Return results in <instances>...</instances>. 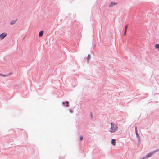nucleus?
<instances>
[{"mask_svg": "<svg viewBox=\"0 0 159 159\" xmlns=\"http://www.w3.org/2000/svg\"><path fill=\"white\" fill-rule=\"evenodd\" d=\"M111 127L110 132L111 133H114L118 129L117 125L114 123L111 122Z\"/></svg>", "mask_w": 159, "mask_h": 159, "instance_id": "nucleus-1", "label": "nucleus"}, {"mask_svg": "<svg viewBox=\"0 0 159 159\" xmlns=\"http://www.w3.org/2000/svg\"><path fill=\"white\" fill-rule=\"evenodd\" d=\"M7 34L5 33H2L0 35V38L1 39H3L4 37L7 36Z\"/></svg>", "mask_w": 159, "mask_h": 159, "instance_id": "nucleus-2", "label": "nucleus"}, {"mask_svg": "<svg viewBox=\"0 0 159 159\" xmlns=\"http://www.w3.org/2000/svg\"><path fill=\"white\" fill-rule=\"evenodd\" d=\"M111 143L113 146H115L116 145V140L114 139H112L111 141Z\"/></svg>", "mask_w": 159, "mask_h": 159, "instance_id": "nucleus-3", "label": "nucleus"}, {"mask_svg": "<svg viewBox=\"0 0 159 159\" xmlns=\"http://www.w3.org/2000/svg\"><path fill=\"white\" fill-rule=\"evenodd\" d=\"M117 4V3H115L113 2H111L109 6V7H111L113 6V5H116Z\"/></svg>", "mask_w": 159, "mask_h": 159, "instance_id": "nucleus-4", "label": "nucleus"}, {"mask_svg": "<svg viewBox=\"0 0 159 159\" xmlns=\"http://www.w3.org/2000/svg\"><path fill=\"white\" fill-rule=\"evenodd\" d=\"M43 33V31H40L39 33V37H42Z\"/></svg>", "mask_w": 159, "mask_h": 159, "instance_id": "nucleus-5", "label": "nucleus"}, {"mask_svg": "<svg viewBox=\"0 0 159 159\" xmlns=\"http://www.w3.org/2000/svg\"><path fill=\"white\" fill-rule=\"evenodd\" d=\"M16 20H13L11 22L10 24L11 25H13V24H14L16 23Z\"/></svg>", "mask_w": 159, "mask_h": 159, "instance_id": "nucleus-6", "label": "nucleus"}, {"mask_svg": "<svg viewBox=\"0 0 159 159\" xmlns=\"http://www.w3.org/2000/svg\"><path fill=\"white\" fill-rule=\"evenodd\" d=\"M152 153H151L148 154L146 155V158H148L149 157H150L152 155Z\"/></svg>", "mask_w": 159, "mask_h": 159, "instance_id": "nucleus-7", "label": "nucleus"}, {"mask_svg": "<svg viewBox=\"0 0 159 159\" xmlns=\"http://www.w3.org/2000/svg\"><path fill=\"white\" fill-rule=\"evenodd\" d=\"M87 62H89V61L90 58V56L89 55H88L87 57Z\"/></svg>", "mask_w": 159, "mask_h": 159, "instance_id": "nucleus-8", "label": "nucleus"}, {"mask_svg": "<svg viewBox=\"0 0 159 159\" xmlns=\"http://www.w3.org/2000/svg\"><path fill=\"white\" fill-rule=\"evenodd\" d=\"M128 25L127 24L125 26V31H127V29L128 27Z\"/></svg>", "mask_w": 159, "mask_h": 159, "instance_id": "nucleus-9", "label": "nucleus"}, {"mask_svg": "<svg viewBox=\"0 0 159 159\" xmlns=\"http://www.w3.org/2000/svg\"><path fill=\"white\" fill-rule=\"evenodd\" d=\"M65 103H66V107H68V106H69V105H68L69 102H68V101H66V102H65Z\"/></svg>", "mask_w": 159, "mask_h": 159, "instance_id": "nucleus-10", "label": "nucleus"}, {"mask_svg": "<svg viewBox=\"0 0 159 159\" xmlns=\"http://www.w3.org/2000/svg\"><path fill=\"white\" fill-rule=\"evenodd\" d=\"M0 76H6L5 75H2V74H0Z\"/></svg>", "mask_w": 159, "mask_h": 159, "instance_id": "nucleus-11", "label": "nucleus"}, {"mask_svg": "<svg viewBox=\"0 0 159 159\" xmlns=\"http://www.w3.org/2000/svg\"><path fill=\"white\" fill-rule=\"evenodd\" d=\"M83 139V137L82 136H80V139L81 140H82Z\"/></svg>", "mask_w": 159, "mask_h": 159, "instance_id": "nucleus-12", "label": "nucleus"}, {"mask_svg": "<svg viewBox=\"0 0 159 159\" xmlns=\"http://www.w3.org/2000/svg\"><path fill=\"white\" fill-rule=\"evenodd\" d=\"M69 111H70V113H72V112H73V111H72L71 109H69Z\"/></svg>", "mask_w": 159, "mask_h": 159, "instance_id": "nucleus-13", "label": "nucleus"}, {"mask_svg": "<svg viewBox=\"0 0 159 159\" xmlns=\"http://www.w3.org/2000/svg\"><path fill=\"white\" fill-rule=\"evenodd\" d=\"M126 31H125V30L124 33V35H126Z\"/></svg>", "mask_w": 159, "mask_h": 159, "instance_id": "nucleus-14", "label": "nucleus"}, {"mask_svg": "<svg viewBox=\"0 0 159 159\" xmlns=\"http://www.w3.org/2000/svg\"><path fill=\"white\" fill-rule=\"evenodd\" d=\"M135 132H136V131H137V127H136H136H135Z\"/></svg>", "mask_w": 159, "mask_h": 159, "instance_id": "nucleus-15", "label": "nucleus"}, {"mask_svg": "<svg viewBox=\"0 0 159 159\" xmlns=\"http://www.w3.org/2000/svg\"><path fill=\"white\" fill-rule=\"evenodd\" d=\"M136 134L137 135V134H138V133H137V131H136Z\"/></svg>", "mask_w": 159, "mask_h": 159, "instance_id": "nucleus-16", "label": "nucleus"}, {"mask_svg": "<svg viewBox=\"0 0 159 159\" xmlns=\"http://www.w3.org/2000/svg\"><path fill=\"white\" fill-rule=\"evenodd\" d=\"M91 116L92 117V113H91Z\"/></svg>", "mask_w": 159, "mask_h": 159, "instance_id": "nucleus-17", "label": "nucleus"}, {"mask_svg": "<svg viewBox=\"0 0 159 159\" xmlns=\"http://www.w3.org/2000/svg\"><path fill=\"white\" fill-rule=\"evenodd\" d=\"M62 104H64V102H62Z\"/></svg>", "mask_w": 159, "mask_h": 159, "instance_id": "nucleus-18", "label": "nucleus"}]
</instances>
